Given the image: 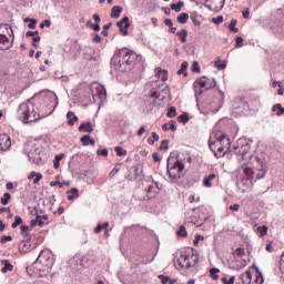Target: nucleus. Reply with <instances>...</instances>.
Here are the masks:
<instances>
[{"label":"nucleus","mask_w":284,"mask_h":284,"mask_svg":"<svg viewBox=\"0 0 284 284\" xmlns=\"http://www.w3.org/2000/svg\"><path fill=\"white\" fill-rule=\"evenodd\" d=\"M111 61L119 72H130L136 63V53L129 51L128 49H122L118 54L113 55Z\"/></svg>","instance_id":"nucleus-1"},{"label":"nucleus","mask_w":284,"mask_h":284,"mask_svg":"<svg viewBox=\"0 0 284 284\" xmlns=\"http://www.w3.org/2000/svg\"><path fill=\"white\" fill-rule=\"evenodd\" d=\"M18 118L22 123H37V121L41 120V115L34 111V104L30 101L19 105Z\"/></svg>","instance_id":"nucleus-2"},{"label":"nucleus","mask_w":284,"mask_h":284,"mask_svg":"<svg viewBox=\"0 0 284 284\" xmlns=\"http://www.w3.org/2000/svg\"><path fill=\"white\" fill-rule=\"evenodd\" d=\"M166 170L170 179L178 181L181 179L183 171L185 170V164L179 160L178 153H171L168 159Z\"/></svg>","instance_id":"nucleus-3"},{"label":"nucleus","mask_w":284,"mask_h":284,"mask_svg":"<svg viewBox=\"0 0 284 284\" xmlns=\"http://www.w3.org/2000/svg\"><path fill=\"white\" fill-rule=\"evenodd\" d=\"M216 141H219V134L217 133H212L209 139V148L212 153H214L215 159H221V156H225V149L223 146L217 148L216 152Z\"/></svg>","instance_id":"nucleus-4"},{"label":"nucleus","mask_w":284,"mask_h":284,"mask_svg":"<svg viewBox=\"0 0 284 284\" xmlns=\"http://www.w3.org/2000/svg\"><path fill=\"white\" fill-rule=\"evenodd\" d=\"M90 90L94 101H97V99H99L100 101H105V99L108 98V91L105 90V87L99 83L92 84Z\"/></svg>","instance_id":"nucleus-5"},{"label":"nucleus","mask_w":284,"mask_h":284,"mask_svg":"<svg viewBox=\"0 0 284 284\" xmlns=\"http://www.w3.org/2000/svg\"><path fill=\"white\" fill-rule=\"evenodd\" d=\"M207 81H210V78L205 77V75L196 79V81L193 84V88L195 89V92H196V89L199 87L200 88H205V90H212V88H216V80L212 79L210 84H207Z\"/></svg>","instance_id":"nucleus-6"},{"label":"nucleus","mask_w":284,"mask_h":284,"mask_svg":"<svg viewBox=\"0 0 284 284\" xmlns=\"http://www.w3.org/2000/svg\"><path fill=\"white\" fill-rule=\"evenodd\" d=\"M174 266L178 270H190V267H192V262L190 261L187 253L180 255V257L174 262Z\"/></svg>","instance_id":"nucleus-7"},{"label":"nucleus","mask_w":284,"mask_h":284,"mask_svg":"<svg viewBox=\"0 0 284 284\" xmlns=\"http://www.w3.org/2000/svg\"><path fill=\"white\" fill-rule=\"evenodd\" d=\"M255 163H256V171L258 172L256 174V179L260 180V179H264L265 178V174L267 172V164L265 163V160L258 158V156H255Z\"/></svg>","instance_id":"nucleus-8"},{"label":"nucleus","mask_w":284,"mask_h":284,"mask_svg":"<svg viewBox=\"0 0 284 284\" xmlns=\"http://www.w3.org/2000/svg\"><path fill=\"white\" fill-rule=\"evenodd\" d=\"M24 152L27 153L29 161H33V163L34 161L41 159L39 156V148L37 146H32L31 144H26Z\"/></svg>","instance_id":"nucleus-9"},{"label":"nucleus","mask_w":284,"mask_h":284,"mask_svg":"<svg viewBox=\"0 0 284 284\" xmlns=\"http://www.w3.org/2000/svg\"><path fill=\"white\" fill-rule=\"evenodd\" d=\"M12 148V140L8 134H0V152H8Z\"/></svg>","instance_id":"nucleus-10"},{"label":"nucleus","mask_w":284,"mask_h":284,"mask_svg":"<svg viewBox=\"0 0 284 284\" xmlns=\"http://www.w3.org/2000/svg\"><path fill=\"white\" fill-rule=\"evenodd\" d=\"M37 263H40V265L48 267V265H50V253H48V251H41L34 262V265H37Z\"/></svg>","instance_id":"nucleus-11"},{"label":"nucleus","mask_w":284,"mask_h":284,"mask_svg":"<svg viewBox=\"0 0 284 284\" xmlns=\"http://www.w3.org/2000/svg\"><path fill=\"white\" fill-rule=\"evenodd\" d=\"M116 26L120 29V32H122L124 37H128V28H130V18H122L121 21L116 23Z\"/></svg>","instance_id":"nucleus-12"},{"label":"nucleus","mask_w":284,"mask_h":284,"mask_svg":"<svg viewBox=\"0 0 284 284\" xmlns=\"http://www.w3.org/2000/svg\"><path fill=\"white\" fill-rule=\"evenodd\" d=\"M45 221H48V214H37L36 220H31V226L37 227V225H39V227H43L45 225Z\"/></svg>","instance_id":"nucleus-13"},{"label":"nucleus","mask_w":284,"mask_h":284,"mask_svg":"<svg viewBox=\"0 0 284 284\" xmlns=\"http://www.w3.org/2000/svg\"><path fill=\"white\" fill-rule=\"evenodd\" d=\"M186 257L191 262V267H194L199 263V251L194 248H190L186 253Z\"/></svg>","instance_id":"nucleus-14"},{"label":"nucleus","mask_w":284,"mask_h":284,"mask_svg":"<svg viewBox=\"0 0 284 284\" xmlns=\"http://www.w3.org/2000/svg\"><path fill=\"white\" fill-rule=\"evenodd\" d=\"M146 88H152L150 90V97H152V99H159L161 97V92H159V83L156 82H152L146 84Z\"/></svg>","instance_id":"nucleus-15"},{"label":"nucleus","mask_w":284,"mask_h":284,"mask_svg":"<svg viewBox=\"0 0 284 284\" xmlns=\"http://www.w3.org/2000/svg\"><path fill=\"white\" fill-rule=\"evenodd\" d=\"M242 170L247 179H254L256 169L252 168V164L242 165Z\"/></svg>","instance_id":"nucleus-16"},{"label":"nucleus","mask_w":284,"mask_h":284,"mask_svg":"<svg viewBox=\"0 0 284 284\" xmlns=\"http://www.w3.org/2000/svg\"><path fill=\"white\" fill-rule=\"evenodd\" d=\"M242 284H252V272L246 271L240 275Z\"/></svg>","instance_id":"nucleus-17"},{"label":"nucleus","mask_w":284,"mask_h":284,"mask_svg":"<svg viewBox=\"0 0 284 284\" xmlns=\"http://www.w3.org/2000/svg\"><path fill=\"white\" fill-rule=\"evenodd\" d=\"M79 132H94V126L92 125V122L82 123L79 126Z\"/></svg>","instance_id":"nucleus-18"},{"label":"nucleus","mask_w":284,"mask_h":284,"mask_svg":"<svg viewBox=\"0 0 284 284\" xmlns=\"http://www.w3.org/2000/svg\"><path fill=\"white\" fill-rule=\"evenodd\" d=\"M1 264L3 265L1 268L2 274H8V272H12V270H14V266L8 260H2Z\"/></svg>","instance_id":"nucleus-19"},{"label":"nucleus","mask_w":284,"mask_h":284,"mask_svg":"<svg viewBox=\"0 0 284 284\" xmlns=\"http://www.w3.org/2000/svg\"><path fill=\"white\" fill-rule=\"evenodd\" d=\"M159 192V189L156 186V183H152L149 185L148 191H146V196L148 199L154 197V195Z\"/></svg>","instance_id":"nucleus-20"},{"label":"nucleus","mask_w":284,"mask_h":284,"mask_svg":"<svg viewBox=\"0 0 284 284\" xmlns=\"http://www.w3.org/2000/svg\"><path fill=\"white\" fill-rule=\"evenodd\" d=\"M214 179H216V174L211 173L210 175H205L204 180H203V185L204 187H212V181H214Z\"/></svg>","instance_id":"nucleus-21"},{"label":"nucleus","mask_w":284,"mask_h":284,"mask_svg":"<svg viewBox=\"0 0 284 284\" xmlns=\"http://www.w3.org/2000/svg\"><path fill=\"white\" fill-rule=\"evenodd\" d=\"M207 10H211V12H221L223 8L225 7V0L220 1V4H216L214 8L210 4H204Z\"/></svg>","instance_id":"nucleus-22"},{"label":"nucleus","mask_w":284,"mask_h":284,"mask_svg":"<svg viewBox=\"0 0 284 284\" xmlns=\"http://www.w3.org/2000/svg\"><path fill=\"white\" fill-rule=\"evenodd\" d=\"M263 274L255 272L252 274L251 284H263Z\"/></svg>","instance_id":"nucleus-23"},{"label":"nucleus","mask_w":284,"mask_h":284,"mask_svg":"<svg viewBox=\"0 0 284 284\" xmlns=\"http://www.w3.org/2000/svg\"><path fill=\"white\" fill-rule=\"evenodd\" d=\"M121 12H123V7L114 6L111 9V19H119V17H121Z\"/></svg>","instance_id":"nucleus-24"},{"label":"nucleus","mask_w":284,"mask_h":284,"mask_svg":"<svg viewBox=\"0 0 284 284\" xmlns=\"http://www.w3.org/2000/svg\"><path fill=\"white\" fill-rule=\"evenodd\" d=\"M67 119H68V125H70V126L74 125V123H77V121H79V116H77L74 114V112H72V111H69L67 113Z\"/></svg>","instance_id":"nucleus-25"},{"label":"nucleus","mask_w":284,"mask_h":284,"mask_svg":"<svg viewBox=\"0 0 284 284\" xmlns=\"http://www.w3.org/2000/svg\"><path fill=\"white\" fill-rule=\"evenodd\" d=\"M68 195V201H74V199H79V190L78 189H71L67 191Z\"/></svg>","instance_id":"nucleus-26"},{"label":"nucleus","mask_w":284,"mask_h":284,"mask_svg":"<svg viewBox=\"0 0 284 284\" xmlns=\"http://www.w3.org/2000/svg\"><path fill=\"white\" fill-rule=\"evenodd\" d=\"M176 37H179L182 43H187V30L182 29L176 32Z\"/></svg>","instance_id":"nucleus-27"},{"label":"nucleus","mask_w":284,"mask_h":284,"mask_svg":"<svg viewBox=\"0 0 284 284\" xmlns=\"http://www.w3.org/2000/svg\"><path fill=\"white\" fill-rule=\"evenodd\" d=\"M247 143H250V140L245 138H240L236 142V146H234L235 152H237V150H241V148L247 145Z\"/></svg>","instance_id":"nucleus-28"},{"label":"nucleus","mask_w":284,"mask_h":284,"mask_svg":"<svg viewBox=\"0 0 284 284\" xmlns=\"http://www.w3.org/2000/svg\"><path fill=\"white\" fill-rule=\"evenodd\" d=\"M187 19H190V14L187 12L180 13L176 18L178 23L185 24L187 23Z\"/></svg>","instance_id":"nucleus-29"},{"label":"nucleus","mask_w":284,"mask_h":284,"mask_svg":"<svg viewBox=\"0 0 284 284\" xmlns=\"http://www.w3.org/2000/svg\"><path fill=\"white\" fill-rule=\"evenodd\" d=\"M156 74L161 81H168V70H163L161 68L156 69Z\"/></svg>","instance_id":"nucleus-30"},{"label":"nucleus","mask_w":284,"mask_h":284,"mask_svg":"<svg viewBox=\"0 0 284 284\" xmlns=\"http://www.w3.org/2000/svg\"><path fill=\"white\" fill-rule=\"evenodd\" d=\"M250 150H252V144L248 142L247 144L239 149L236 152H239V154H242V156H245V154H248Z\"/></svg>","instance_id":"nucleus-31"},{"label":"nucleus","mask_w":284,"mask_h":284,"mask_svg":"<svg viewBox=\"0 0 284 284\" xmlns=\"http://www.w3.org/2000/svg\"><path fill=\"white\" fill-rule=\"evenodd\" d=\"M187 62L184 61L181 63L180 70H178V74H183V77H187Z\"/></svg>","instance_id":"nucleus-32"},{"label":"nucleus","mask_w":284,"mask_h":284,"mask_svg":"<svg viewBox=\"0 0 284 284\" xmlns=\"http://www.w3.org/2000/svg\"><path fill=\"white\" fill-rule=\"evenodd\" d=\"M236 23H237L236 19H233V20H231L230 26H229V30L231 32H233L234 34H239V28H236Z\"/></svg>","instance_id":"nucleus-33"},{"label":"nucleus","mask_w":284,"mask_h":284,"mask_svg":"<svg viewBox=\"0 0 284 284\" xmlns=\"http://www.w3.org/2000/svg\"><path fill=\"white\" fill-rule=\"evenodd\" d=\"M272 111L276 112L277 116H281V114H284V108L281 105V103L273 105Z\"/></svg>","instance_id":"nucleus-34"},{"label":"nucleus","mask_w":284,"mask_h":284,"mask_svg":"<svg viewBox=\"0 0 284 284\" xmlns=\"http://www.w3.org/2000/svg\"><path fill=\"white\" fill-rule=\"evenodd\" d=\"M219 272H221V270L216 267L210 270V276L213 281H219Z\"/></svg>","instance_id":"nucleus-35"},{"label":"nucleus","mask_w":284,"mask_h":284,"mask_svg":"<svg viewBox=\"0 0 284 284\" xmlns=\"http://www.w3.org/2000/svg\"><path fill=\"white\" fill-rule=\"evenodd\" d=\"M183 6H185V2H183V1H179L178 4L172 3L171 10H174L175 12H181V8H183Z\"/></svg>","instance_id":"nucleus-36"},{"label":"nucleus","mask_w":284,"mask_h":284,"mask_svg":"<svg viewBox=\"0 0 284 284\" xmlns=\"http://www.w3.org/2000/svg\"><path fill=\"white\" fill-rule=\"evenodd\" d=\"M166 116L168 119H174V116H176V106H170Z\"/></svg>","instance_id":"nucleus-37"},{"label":"nucleus","mask_w":284,"mask_h":284,"mask_svg":"<svg viewBox=\"0 0 284 284\" xmlns=\"http://www.w3.org/2000/svg\"><path fill=\"white\" fill-rule=\"evenodd\" d=\"M190 121V116L187 113H182L181 115L178 116V122L179 123H187Z\"/></svg>","instance_id":"nucleus-38"},{"label":"nucleus","mask_w":284,"mask_h":284,"mask_svg":"<svg viewBox=\"0 0 284 284\" xmlns=\"http://www.w3.org/2000/svg\"><path fill=\"white\" fill-rule=\"evenodd\" d=\"M190 19L192 21L193 24L195 26H201V21H199V13L196 12H193L191 16H190Z\"/></svg>","instance_id":"nucleus-39"},{"label":"nucleus","mask_w":284,"mask_h":284,"mask_svg":"<svg viewBox=\"0 0 284 284\" xmlns=\"http://www.w3.org/2000/svg\"><path fill=\"white\" fill-rule=\"evenodd\" d=\"M21 223H23V219H21V216L17 215L14 217V222L11 224V227L14 230V229L19 227V225H21Z\"/></svg>","instance_id":"nucleus-40"},{"label":"nucleus","mask_w":284,"mask_h":284,"mask_svg":"<svg viewBox=\"0 0 284 284\" xmlns=\"http://www.w3.org/2000/svg\"><path fill=\"white\" fill-rule=\"evenodd\" d=\"M176 235L182 236L183 239L187 236V231L185 230L184 225L180 226L179 231L176 232Z\"/></svg>","instance_id":"nucleus-41"},{"label":"nucleus","mask_w":284,"mask_h":284,"mask_svg":"<svg viewBox=\"0 0 284 284\" xmlns=\"http://www.w3.org/2000/svg\"><path fill=\"white\" fill-rule=\"evenodd\" d=\"M114 151L116 152L118 156H125V154H128V151L121 146H115Z\"/></svg>","instance_id":"nucleus-42"},{"label":"nucleus","mask_w":284,"mask_h":284,"mask_svg":"<svg viewBox=\"0 0 284 284\" xmlns=\"http://www.w3.org/2000/svg\"><path fill=\"white\" fill-rule=\"evenodd\" d=\"M10 199H12V195H10V193H4L3 197L1 199V203L3 205H8V203H10Z\"/></svg>","instance_id":"nucleus-43"},{"label":"nucleus","mask_w":284,"mask_h":284,"mask_svg":"<svg viewBox=\"0 0 284 284\" xmlns=\"http://www.w3.org/2000/svg\"><path fill=\"white\" fill-rule=\"evenodd\" d=\"M130 172H131V174H133L134 179H139V175L141 174V173H139V166L138 165H133L130 169Z\"/></svg>","instance_id":"nucleus-44"},{"label":"nucleus","mask_w":284,"mask_h":284,"mask_svg":"<svg viewBox=\"0 0 284 284\" xmlns=\"http://www.w3.org/2000/svg\"><path fill=\"white\" fill-rule=\"evenodd\" d=\"M257 232L260 233V236H265V235H267V226H266V225L258 226V227H257Z\"/></svg>","instance_id":"nucleus-45"},{"label":"nucleus","mask_w":284,"mask_h":284,"mask_svg":"<svg viewBox=\"0 0 284 284\" xmlns=\"http://www.w3.org/2000/svg\"><path fill=\"white\" fill-rule=\"evenodd\" d=\"M235 281H236V277L234 275L231 276L229 280L227 277H222V283L224 284H234Z\"/></svg>","instance_id":"nucleus-46"},{"label":"nucleus","mask_w":284,"mask_h":284,"mask_svg":"<svg viewBox=\"0 0 284 284\" xmlns=\"http://www.w3.org/2000/svg\"><path fill=\"white\" fill-rule=\"evenodd\" d=\"M80 141L84 146L90 145V135H83Z\"/></svg>","instance_id":"nucleus-47"},{"label":"nucleus","mask_w":284,"mask_h":284,"mask_svg":"<svg viewBox=\"0 0 284 284\" xmlns=\"http://www.w3.org/2000/svg\"><path fill=\"white\" fill-rule=\"evenodd\" d=\"M51 26H52V21L50 20H44L40 23L41 30H43L44 28H50Z\"/></svg>","instance_id":"nucleus-48"},{"label":"nucleus","mask_w":284,"mask_h":284,"mask_svg":"<svg viewBox=\"0 0 284 284\" xmlns=\"http://www.w3.org/2000/svg\"><path fill=\"white\" fill-rule=\"evenodd\" d=\"M212 23H215V26H219L220 23H223V16L212 18Z\"/></svg>","instance_id":"nucleus-49"},{"label":"nucleus","mask_w":284,"mask_h":284,"mask_svg":"<svg viewBox=\"0 0 284 284\" xmlns=\"http://www.w3.org/2000/svg\"><path fill=\"white\" fill-rule=\"evenodd\" d=\"M12 241V237L10 235H3L1 239H0V243L3 245L8 242Z\"/></svg>","instance_id":"nucleus-50"},{"label":"nucleus","mask_w":284,"mask_h":284,"mask_svg":"<svg viewBox=\"0 0 284 284\" xmlns=\"http://www.w3.org/2000/svg\"><path fill=\"white\" fill-rule=\"evenodd\" d=\"M169 143H170L169 140H163L161 142L160 150H168L170 148Z\"/></svg>","instance_id":"nucleus-51"},{"label":"nucleus","mask_w":284,"mask_h":284,"mask_svg":"<svg viewBox=\"0 0 284 284\" xmlns=\"http://www.w3.org/2000/svg\"><path fill=\"white\" fill-rule=\"evenodd\" d=\"M28 232H30V226L22 225L21 226V234H22V236H28Z\"/></svg>","instance_id":"nucleus-52"},{"label":"nucleus","mask_w":284,"mask_h":284,"mask_svg":"<svg viewBox=\"0 0 284 284\" xmlns=\"http://www.w3.org/2000/svg\"><path fill=\"white\" fill-rule=\"evenodd\" d=\"M158 278L161 281L162 284H168L170 281V277L165 275H159Z\"/></svg>","instance_id":"nucleus-53"},{"label":"nucleus","mask_w":284,"mask_h":284,"mask_svg":"<svg viewBox=\"0 0 284 284\" xmlns=\"http://www.w3.org/2000/svg\"><path fill=\"white\" fill-rule=\"evenodd\" d=\"M192 72H201V67H199V62H193Z\"/></svg>","instance_id":"nucleus-54"},{"label":"nucleus","mask_w":284,"mask_h":284,"mask_svg":"<svg viewBox=\"0 0 284 284\" xmlns=\"http://www.w3.org/2000/svg\"><path fill=\"white\" fill-rule=\"evenodd\" d=\"M98 156H108V149H100L97 151Z\"/></svg>","instance_id":"nucleus-55"},{"label":"nucleus","mask_w":284,"mask_h":284,"mask_svg":"<svg viewBox=\"0 0 284 284\" xmlns=\"http://www.w3.org/2000/svg\"><path fill=\"white\" fill-rule=\"evenodd\" d=\"M235 41V48H243V38L237 37Z\"/></svg>","instance_id":"nucleus-56"},{"label":"nucleus","mask_w":284,"mask_h":284,"mask_svg":"<svg viewBox=\"0 0 284 284\" xmlns=\"http://www.w3.org/2000/svg\"><path fill=\"white\" fill-rule=\"evenodd\" d=\"M28 28L30 30H34V28H37V19H32L29 24H28Z\"/></svg>","instance_id":"nucleus-57"},{"label":"nucleus","mask_w":284,"mask_h":284,"mask_svg":"<svg viewBox=\"0 0 284 284\" xmlns=\"http://www.w3.org/2000/svg\"><path fill=\"white\" fill-rule=\"evenodd\" d=\"M42 179H43V174L38 173V174H36V178L33 179V183L37 185Z\"/></svg>","instance_id":"nucleus-58"},{"label":"nucleus","mask_w":284,"mask_h":284,"mask_svg":"<svg viewBox=\"0 0 284 284\" xmlns=\"http://www.w3.org/2000/svg\"><path fill=\"white\" fill-rule=\"evenodd\" d=\"M230 210H232V212H239V210H241V205L240 204H232L230 206Z\"/></svg>","instance_id":"nucleus-59"},{"label":"nucleus","mask_w":284,"mask_h":284,"mask_svg":"<svg viewBox=\"0 0 284 284\" xmlns=\"http://www.w3.org/2000/svg\"><path fill=\"white\" fill-rule=\"evenodd\" d=\"M169 130H171V132H176V124H175L174 120H172L170 122Z\"/></svg>","instance_id":"nucleus-60"},{"label":"nucleus","mask_w":284,"mask_h":284,"mask_svg":"<svg viewBox=\"0 0 284 284\" xmlns=\"http://www.w3.org/2000/svg\"><path fill=\"white\" fill-rule=\"evenodd\" d=\"M152 159L155 163H161V156H159V153H153Z\"/></svg>","instance_id":"nucleus-61"},{"label":"nucleus","mask_w":284,"mask_h":284,"mask_svg":"<svg viewBox=\"0 0 284 284\" xmlns=\"http://www.w3.org/2000/svg\"><path fill=\"white\" fill-rule=\"evenodd\" d=\"M101 41H103V38H101V36H99V33H97L95 37L93 38V42L101 43Z\"/></svg>","instance_id":"nucleus-62"},{"label":"nucleus","mask_w":284,"mask_h":284,"mask_svg":"<svg viewBox=\"0 0 284 284\" xmlns=\"http://www.w3.org/2000/svg\"><path fill=\"white\" fill-rule=\"evenodd\" d=\"M37 36H39V31H28L26 33V37H37Z\"/></svg>","instance_id":"nucleus-63"},{"label":"nucleus","mask_w":284,"mask_h":284,"mask_svg":"<svg viewBox=\"0 0 284 284\" xmlns=\"http://www.w3.org/2000/svg\"><path fill=\"white\" fill-rule=\"evenodd\" d=\"M242 14H243V19H250V8H246V10L242 12Z\"/></svg>","instance_id":"nucleus-64"}]
</instances>
